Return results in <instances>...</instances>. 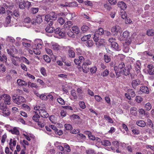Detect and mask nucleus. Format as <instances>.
I'll list each match as a JSON object with an SVG mask.
<instances>
[{
	"mask_svg": "<svg viewBox=\"0 0 154 154\" xmlns=\"http://www.w3.org/2000/svg\"><path fill=\"white\" fill-rule=\"evenodd\" d=\"M13 98L14 102L18 105H20L26 101L25 98L22 96H18L16 97H14Z\"/></svg>",
	"mask_w": 154,
	"mask_h": 154,
	"instance_id": "f257e3e1",
	"label": "nucleus"
},
{
	"mask_svg": "<svg viewBox=\"0 0 154 154\" xmlns=\"http://www.w3.org/2000/svg\"><path fill=\"white\" fill-rule=\"evenodd\" d=\"M7 13V17L5 18V22L7 24H9L11 21V19L13 17V14L12 11L9 10L6 11Z\"/></svg>",
	"mask_w": 154,
	"mask_h": 154,
	"instance_id": "f03ea898",
	"label": "nucleus"
},
{
	"mask_svg": "<svg viewBox=\"0 0 154 154\" xmlns=\"http://www.w3.org/2000/svg\"><path fill=\"white\" fill-rule=\"evenodd\" d=\"M35 47L38 49H42L43 46V44L42 40L37 39H35L34 42Z\"/></svg>",
	"mask_w": 154,
	"mask_h": 154,
	"instance_id": "7ed1b4c3",
	"label": "nucleus"
},
{
	"mask_svg": "<svg viewBox=\"0 0 154 154\" xmlns=\"http://www.w3.org/2000/svg\"><path fill=\"white\" fill-rule=\"evenodd\" d=\"M2 97L4 100V103L5 104L9 105L10 104L11 97L9 95L7 94H3L2 95Z\"/></svg>",
	"mask_w": 154,
	"mask_h": 154,
	"instance_id": "20e7f679",
	"label": "nucleus"
},
{
	"mask_svg": "<svg viewBox=\"0 0 154 154\" xmlns=\"http://www.w3.org/2000/svg\"><path fill=\"white\" fill-rule=\"evenodd\" d=\"M50 46L51 48L54 50L59 51L61 48V47L57 43L54 42H51Z\"/></svg>",
	"mask_w": 154,
	"mask_h": 154,
	"instance_id": "39448f33",
	"label": "nucleus"
},
{
	"mask_svg": "<svg viewBox=\"0 0 154 154\" xmlns=\"http://www.w3.org/2000/svg\"><path fill=\"white\" fill-rule=\"evenodd\" d=\"M154 66L152 64H148L147 66V70L150 75H154Z\"/></svg>",
	"mask_w": 154,
	"mask_h": 154,
	"instance_id": "423d86ee",
	"label": "nucleus"
},
{
	"mask_svg": "<svg viewBox=\"0 0 154 154\" xmlns=\"http://www.w3.org/2000/svg\"><path fill=\"white\" fill-rule=\"evenodd\" d=\"M129 36V32L127 31H125L122 35L119 37V39L121 41L125 40L127 39Z\"/></svg>",
	"mask_w": 154,
	"mask_h": 154,
	"instance_id": "0eeeda50",
	"label": "nucleus"
},
{
	"mask_svg": "<svg viewBox=\"0 0 154 154\" xmlns=\"http://www.w3.org/2000/svg\"><path fill=\"white\" fill-rule=\"evenodd\" d=\"M39 113V115L42 117L47 118L49 116L48 114L44 109H40Z\"/></svg>",
	"mask_w": 154,
	"mask_h": 154,
	"instance_id": "6e6552de",
	"label": "nucleus"
},
{
	"mask_svg": "<svg viewBox=\"0 0 154 154\" xmlns=\"http://www.w3.org/2000/svg\"><path fill=\"white\" fill-rule=\"evenodd\" d=\"M111 31L112 32L116 34L118 32H121V29L120 26L116 25L112 28Z\"/></svg>",
	"mask_w": 154,
	"mask_h": 154,
	"instance_id": "1a4fd4ad",
	"label": "nucleus"
},
{
	"mask_svg": "<svg viewBox=\"0 0 154 154\" xmlns=\"http://www.w3.org/2000/svg\"><path fill=\"white\" fill-rule=\"evenodd\" d=\"M45 20L48 23V24L49 25H52L53 24V20L50 17L48 14L45 16Z\"/></svg>",
	"mask_w": 154,
	"mask_h": 154,
	"instance_id": "9d476101",
	"label": "nucleus"
},
{
	"mask_svg": "<svg viewBox=\"0 0 154 154\" xmlns=\"http://www.w3.org/2000/svg\"><path fill=\"white\" fill-rule=\"evenodd\" d=\"M32 114L33 115L32 119L35 122H37L39 121V119L40 118L39 115L38 114V112L35 111H33Z\"/></svg>",
	"mask_w": 154,
	"mask_h": 154,
	"instance_id": "9b49d317",
	"label": "nucleus"
},
{
	"mask_svg": "<svg viewBox=\"0 0 154 154\" xmlns=\"http://www.w3.org/2000/svg\"><path fill=\"white\" fill-rule=\"evenodd\" d=\"M140 81L139 79L133 80L132 82V87L135 89L136 86L140 84Z\"/></svg>",
	"mask_w": 154,
	"mask_h": 154,
	"instance_id": "f8f14e48",
	"label": "nucleus"
},
{
	"mask_svg": "<svg viewBox=\"0 0 154 154\" xmlns=\"http://www.w3.org/2000/svg\"><path fill=\"white\" fill-rule=\"evenodd\" d=\"M17 83L18 85L20 86H25L27 84V83L24 80L20 79H19L17 80Z\"/></svg>",
	"mask_w": 154,
	"mask_h": 154,
	"instance_id": "ddd939ff",
	"label": "nucleus"
},
{
	"mask_svg": "<svg viewBox=\"0 0 154 154\" xmlns=\"http://www.w3.org/2000/svg\"><path fill=\"white\" fill-rule=\"evenodd\" d=\"M117 5L119 7L122 9H125L127 8L126 4L122 1L118 2Z\"/></svg>",
	"mask_w": 154,
	"mask_h": 154,
	"instance_id": "4468645a",
	"label": "nucleus"
},
{
	"mask_svg": "<svg viewBox=\"0 0 154 154\" xmlns=\"http://www.w3.org/2000/svg\"><path fill=\"white\" fill-rule=\"evenodd\" d=\"M52 25H49L48 24L46 27L45 28V30L47 32L52 33L54 30V29L53 27H51Z\"/></svg>",
	"mask_w": 154,
	"mask_h": 154,
	"instance_id": "2eb2a0df",
	"label": "nucleus"
},
{
	"mask_svg": "<svg viewBox=\"0 0 154 154\" xmlns=\"http://www.w3.org/2000/svg\"><path fill=\"white\" fill-rule=\"evenodd\" d=\"M138 112L141 119H144V117H145L146 114L145 111L143 109H140L138 110Z\"/></svg>",
	"mask_w": 154,
	"mask_h": 154,
	"instance_id": "dca6fc26",
	"label": "nucleus"
},
{
	"mask_svg": "<svg viewBox=\"0 0 154 154\" xmlns=\"http://www.w3.org/2000/svg\"><path fill=\"white\" fill-rule=\"evenodd\" d=\"M17 141L15 140H12V138L10 139L9 144L10 148L11 149L13 148V146H15L16 144Z\"/></svg>",
	"mask_w": 154,
	"mask_h": 154,
	"instance_id": "f3484780",
	"label": "nucleus"
},
{
	"mask_svg": "<svg viewBox=\"0 0 154 154\" xmlns=\"http://www.w3.org/2000/svg\"><path fill=\"white\" fill-rule=\"evenodd\" d=\"M136 124L139 126L144 127L146 125V123L143 120H138L136 122Z\"/></svg>",
	"mask_w": 154,
	"mask_h": 154,
	"instance_id": "a211bd4d",
	"label": "nucleus"
},
{
	"mask_svg": "<svg viewBox=\"0 0 154 154\" xmlns=\"http://www.w3.org/2000/svg\"><path fill=\"white\" fill-rule=\"evenodd\" d=\"M0 60L5 63H6L7 61L6 56L5 54L2 55L1 51H0Z\"/></svg>",
	"mask_w": 154,
	"mask_h": 154,
	"instance_id": "6ab92c4d",
	"label": "nucleus"
},
{
	"mask_svg": "<svg viewBox=\"0 0 154 154\" xmlns=\"http://www.w3.org/2000/svg\"><path fill=\"white\" fill-rule=\"evenodd\" d=\"M111 46L112 48L116 50L119 51L120 50L118 44L116 42H113L111 44Z\"/></svg>",
	"mask_w": 154,
	"mask_h": 154,
	"instance_id": "aec40b11",
	"label": "nucleus"
},
{
	"mask_svg": "<svg viewBox=\"0 0 154 154\" xmlns=\"http://www.w3.org/2000/svg\"><path fill=\"white\" fill-rule=\"evenodd\" d=\"M68 55L70 57L73 58L75 57V53L74 51L71 49L68 50Z\"/></svg>",
	"mask_w": 154,
	"mask_h": 154,
	"instance_id": "412c9836",
	"label": "nucleus"
},
{
	"mask_svg": "<svg viewBox=\"0 0 154 154\" xmlns=\"http://www.w3.org/2000/svg\"><path fill=\"white\" fill-rule=\"evenodd\" d=\"M140 91L145 93L148 94L149 93V90L148 87L146 86H142L140 88Z\"/></svg>",
	"mask_w": 154,
	"mask_h": 154,
	"instance_id": "4be33fe9",
	"label": "nucleus"
},
{
	"mask_svg": "<svg viewBox=\"0 0 154 154\" xmlns=\"http://www.w3.org/2000/svg\"><path fill=\"white\" fill-rule=\"evenodd\" d=\"M89 25L84 24L81 27V29L84 32H85L88 31L90 29Z\"/></svg>",
	"mask_w": 154,
	"mask_h": 154,
	"instance_id": "5701e85b",
	"label": "nucleus"
},
{
	"mask_svg": "<svg viewBox=\"0 0 154 154\" xmlns=\"http://www.w3.org/2000/svg\"><path fill=\"white\" fill-rule=\"evenodd\" d=\"M114 69L118 77L119 76L120 72H121V69L119 68V66H115L114 67Z\"/></svg>",
	"mask_w": 154,
	"mask_h": 154,
	"instance_id": "b1692460",
	"label": "nucleus"
},
{
	"mask_svg": "<svg viewBox=\"0 0 154 154\" xmlns=\"http://www.w3.org/2000/svg\"><path fill=\"white\" fill-rule=\"evenodd\" d=\"M137 109L135 107H132L130 109V112L133 115L136 116L137 115Z\"/></svg>",
	"mask_w": 154,
	"mask_h": 154,
	"instance_id": "393cba45",
	"label": "nucleus"
},
{
	"mask_svg": "<svg viewBox=\"0 0 154 154\" xmlns=\"http://www.w3.org/2000/svg\"><path fill=\"white\" fill-rule=\"evenodd\" d=\"M135 69L137 71V73L140 72V63L139 62H137L134 65Z\"/></svg>",
	"mask_w": 154,
	"mask_h": 154,
	"instance_id": "a878e982",
	"label": "nucleus"
},
{
	"mask_svg": "<svg viewBox=\"0 0 154 154\" xmlns=\"http://www.w3.org/2000/svg\"><path fill=\"white\" fill-rule=\"evenodd\" d=\"M102 144L104 146H110L111 144V142L108 140H103L101 141Z\"/></svg>",
	"mask_w": 154,
	"mask_h": 154,
	"instance_id": "bb28decb",
	"label": "nucleus"
},
{
	"mask_svg": "<svg viewBox=\"0 0 154 154\" xmlns=\"http://www.w3.org/2000/svg\"><path fill=\"white\" fill-rule=\"evenodd\" d=\"M104 117L106 120L108 121V122L109 123H112L113 121L111 118L109 116L107 115H104Z\"/></svg>",
	"mask_w": 154,
	"mask_h": 154,
	"instance_id": "cd10ccee",
	"label": "nucleus"
},
{
	"mask_svg": "<svg viewBox=\"0 0 154 154\" xmlns=\"http://www.w3.org/2000/svg\"><path fill=\"white\" fill-rule=\"evenodd\" d=\"M82 71L85 73H87L89 70V68L87 66L84 65L82 64Z\"/></svg>",
	"mask_w": 154,
	"mask_h": 154,
	"instance_id": "c85d7f7f",
	"label": "nucleus"
},
{
	"mask_svg": "<svg viewBox=\"0 0 154 154\" xmlns=\"http://www.w3.org/2000/svg\"><path fill=\"white\" fill-rule=\"evenodd\" d=\"M51 19H54V20L56 19L57 17V14L54 12H52L48 14Z\"/></svg>",
	"mask_w": 154,
	"mask_h": 154,
	"instance_id": "c756f323",
	"label": "nucleus"
},
{
	"mask_svg": "<svg viewBox=\"0 0 154 154\" xmlns=\"http://www.w3.org/2000/svg\"><path fill=\"white\" fill-rule=\"evenodd\" d=\"M42 49H38V48L35 47L33 49V51L34 53L37 55H39L41 53V50Z\"/></svg>",
	"mask_w": 154,
	"mask_h": 154,
	"instance_id": "7c9ffc66",
	"label": "nucleus"
},
{
	"mask_svg": "<svg viewBox=\"0 0 154 154\" xmlns=\"http://www.w3.org/2000/svg\"><path fill=\"white\" fill-rule=\"evenodd\" d=\"M105 42L104 39H99L98 41L96 43V44L98 46H100L103 44Z\"/></svg>",
	"mask_w": 154,
	"mask_h": 154,
	"instance_id": "2f4dec72",
	"label": "nucleus"
},
{
	"mask_svg": "<svg viewBox=\"0 0 154 154\" xmlns=\"http://www.w3.org/2000/svg\"><path fill=\"white\" fill-rule=\"evenodd\" d=\"M10 114V112L7 109L2 110V115L4 116H8Z\"/></svg>",
	"mask_w": 154,
	"mask_h": 154,
	"instance_id": "473e14b6",
	"label": "nucleus"
},
{
	"mask_svg": "<svg viewBox=\"0 0 154 154\" xmlns=\"http://www.w3.org/2000/svg\"><path fill=\"white\" fill-rule=\"evenodd\" d=\"M91 36V34L84 35L81 38V40L82 41H85L89 39Z\"/></svg>",
	"mask_w": 154,
	"mask_h": 154,
	"instance_id": "72a5a7b5",
	"label": "nucleus"
},
{
	"mask_svg": "<svg viewBox=\"0 0 154 154\" xmlns=\"http://www.w3.org/2000/svg\"><path fill=\"white\" fill-rule=\"evenodd\" d=\"M73 31L76 34L80 32L79 29L77 26H73L72 28Z\"/></svg>",
	"mask_w": 154,
	"mask_h": 154,
	"instance_id": "f704fd0d",
	"label": "nucleus"
},
{
	"mask_svg": "<svg viewBox=\"0 0 154 154\" xmlns=\"http://www.w3.org/2000/svg\"><path fill=\"white\" fill-rule=\"evenodd\" d=\"M11 133L13 134L19 135L20 134L19 131L17 128L15 127L11 130Z\"/></svg>",
	"mask_w": 154,
	"mask_h": 154,
	"instance_id": "c9c22d12",
	"label": "nucleus"
},
{
	"mask_svg": "<svg viewBox=\"0 0 154 154\" xmlns=\"http://www.w3.org/2000/svg\"><path fill=\"white\" fill-rule=\"evenodd\" d=\"M50 121L53 123L56 124L57 123L56 118L54 116L52 115L50 116L49 118Z\"/></svg>",
	"mask_w": 154,
	"mask_h": 154,
	"instance_id": "e433bc0d",
	"label": "nucleus"
},
{
	"mask_svg": "<svg viewBox=\"0 0 154 154\" xmlns=\"http://www.w3.org/2000/svg\"><path fill=\"white\" fill-rule=\"evenodd\" d=\"M6 40L10 43H13L14 42L15 40L12 37L8 36L6 38Z\"/></svg>",
	"mask_w": 154,
	"mask_h": 154,
	"instance_id": "4c0bfd02",
	"label": "nucleus"
},
{
	"mask_svg": "<svg viewBox=\"0 0 154 154\" xmlns=\"http://www.w3.org/2000/svg\"><path fill=\"white\" fill-rule=\"evenodd\" d=\"M7 104H5V103L2 102L0 103V109L1 110H3L7 109Z\"/></svg>",
	"mask_w": 154,
	"mask_h": 154,
	"instance_id": "58836bf2",
	"label": "nucleus"
},
{
	"mask_svg": "<svg viewBox=\"0 0 154 154\" xmlns=\"http://www.w3.org/2000/svg\"><path fill=\"white\" fill-rule=\"evenodd\" d=\"M109 71L107 69H105L101 73V75L103 77L107 76L109 74Z\"/></svg>",
	"mask_w": 154,
	"mask_h": 154,
	"instance_id": "ea45409f",
	"label": "nucleus"
},
{
	"mask_svg": "<svg viewBox=\"0 0 154 154\" xmlns=\"http://www.w3.org/2000/svg\"><path fill=\"white\" fill-rule=\"evenodd\" d=\"M104 61L107 63L109 62L111 60L110 57L107 55L105 54L104 56Z\"/></svg>",
	"mask_w": 154,
	"mask_h": 154,
	"instance_id": "a19ab883",
	"label": "nucleus"
},
{
	"mask_svg": "<svg viewBox=\"0 0 154 154\" xmlns=\"http://www.w3.org/2000/svg\"><path fill=\"white\" fill-rule=\"evenodd\" d=\"M37 122L38 125L41 128L44 127L45 125V123L43 121H38Z\"/></svg>",
	"mask_w": 154,
	"mask_h": 154,
	"instance_id": "79ce46f5",
	"label": "nucleus"
},
{
	"mask_svg": "<svg viewBox=\"0 0 154 154\" xmlns=\"http://www.w3.org/2000/svg\"><path fill=\"white\" fill-rule=\"evenodd\" d=\"M104 30L102 28H100L95 33L99 35H101L104 33Z\"/></svg>",
	"mask_w": 154,
	"mask_h": 154,
	"instance_id": "37998d69",
	"label": "nucleus"
},
{
	"mask_svg": "<svg viewBox=\"0 0 154 154\" xmlns=\"http://www.w3.org/2000/svg\"><path fill=\"white\" fill-rule=\"evenodd\" d=\"M64 147L65 149V151L68 152H70L71 149L69 146L66 143H64Z\"/></svg>",
	"mask_w": 154,
	"mask_h": 154,
	"instance_id": "c03bdc74",
	"label": "nucleus"
},
{
	"mask_svg": "<svg viewBox=\"0 0 154 154\" xmlns=\"http://www.w3.org/2000/svg\"><path fill=\"white\" fill-rule=\"evenodd\" d=\"M145 108L147 110H149L152 108V106L149 103H147L145 106Z\"/></svg>",
	"mask_w": 154,
	"mask_h": 154,
	"instance_id": "a18cd8bd",
	"label": "nucleus"
},
{
	"mask_svg": "<svg viewBox=\"0 0 154 154\" xmlns=\"http://www.w3.org/2000/svg\"><path fill=\"white\" fill-rule=\"evenodd\" d=\"M28 86L32 88H37L38 86L35 83H32L30 82H28Z\"/></svg>",
	"mask_w": 154,
	"mask_h": 154,
	"instance_id": "49530a36",
	"label": "nucleus"
},
{
	"mask_svg": "<svg viewBox=\"0 0 154 154\" xmlns=\"http://www.w3.org/2000/svg\"><path fill=\"white\" fill-rule=\"evenodd\" d=\"M147 34L149 36H152L154 35V30L152 29H149L147 31Z\"/></svg>",
	"mask_w": 154,
	"mask_h": 154,
	"instance_id": "de8ad7c7",
	"label": "nucleus"
},
{
	"mask_svg": "<svg viewBox=\"0 0 154 154\" xmlns=\"http://www.w3.org/2000/svg\"><path fill=\"white\" fill-rule=\"evenodd\" d=\"M7 137V136L6 134H4L2 137L1 140V143L3 145Z\"/></svg>",
	"mask_w": 154,
	"mask_h": 154,
	"instance_id": "09e8293b",
	"label": "nucleus"
},
{
	"mask_svg": "<svg viewBox=\"0 0 154 154\" xmlns=\"http://www.w3.org/2000/svg\"><path fill=\"white\" fill-rule=\"evenodd\" d=\"M91 61L88 59L86 60H85L84 62L83 63V64L84 65H86L88 66L91 64Z\"/></svg>",
	"mask_w": 154,
	"mask_h": 154,
	"instance_id": "8fccbe9b",
	"label": "nucleus"
},
{
	"mask_svg": "<svg viewBox=\"0 0 154 154\" xmlns=\"http://www.w3.org/2000/svg\"><path fill=\"white\" fill-rule=\"evenodd\" d=\"M93 45L92 40H89L86 42V45L88 47H91Z\"/></svg>",
	"mask_w": 154,
	"mask_h": 154,
	"instance_id": "3c124183",
	"label": "nucleus"
},
{
	"mask_svg": "<svg viewBox=\"0 0 154 154\" xmlns=\"http://www.w3.org/2000/svg\"><path fill=\"white\" fill-rule=\"evenodd\" d=\"M43 57L44 60L47 63H49L51 61V60L48 56L45 55Z\"/></svg>",
	"mask_w": 154,
	"mask_h": 154,
	"instance_id": "603ef678",
	"label": "nucleus"
},
{
	"mask_svg": "<svg viewBox=\"0 0 154 154\" xmlns=\"http://www.w3.org/2000/svg\"><path fill=\"white\" fill-rule=\"evenodd\" d=\"M42 21V18L41 16H39L36 17V19L35 20V22L38 23H40Z\"/></svg>",
	"mask_w": 154,
	"mask_h": 154,
	"instance_id": "864d4df0",
	"label": "nucleus"
},
{
	"mask_svg": "<svg viewBox=\"0 0 154 154\" xmlns=\"http://www.w3.org/2000/svg\"><path fill=\"white\" fill-rule=\"evenodd\" d=\"M40 72L44 76L47 75L46 70L44 68L42 67L40 69Z\"/></svg>",
	"mask_w": 154,
	"mask_h": 154,
	"instance_id": "5fc2aeb1",
	"label": "nucleus"
},
{
	"mask_svg": "<svg viewBox=\"0 0 154 154\" xmlns=\"http://www.w3.org/2000/svg\"><path fill=\"white\" fill-rule=\"evenodd\" d=\"M25 2L24 1L20 2L19 4V8L21 9H24L26 6Z\"/></svg>",
	"mask_w": 154,
	"mask_h": 154,
	"instance_id": "6e6d98bb",
	"label": "nucleus"
},
{
	"mask_svg": "<svg viewBox=\"0 0 154 154\" xmlns=\"http://www.w3.org/2000/svg\"><path fill=\"white\" fill-rule=\"evenodd\" d=\"M129 71L128 69H125L123 71H121V72L125 75H127L129 74Z\"/></svg>",
	"mask_w": 154,
	"mask_h": 154,
	"instance_id": "4d7b16f0",
	"label": "nucleus"
},
{
	"mask_svg": "<svg viewBox=\"0 0 154 154\" xmlns=\"http://www.w3.org/2000/svg\"><path fill=\"white\" fill-rule=\"evenodd\" d=\"M57 101L60 104L62 105H64L65 104V102L64 100L62 99V98L60 97L58 98L57 99Z\"/></svg>",
	"mask_w": 154,
	"mask_h": 154,
	"instance_id": "13d9d810",
	"label": "nucleus"
},
{
	"mask_svg": "<svg viewBox=\"0 0 154 154\" xmlns=\"http://www.w3.org/2000/svg\"><path fill=\"white\" fill-rule=\"evenodd\" d=\"M40 98L43 100H47L48 99L47 96L44 94H42L39 95Z\"/></svg>",
	"mask_w": 154,
	"mask_h": 154,
	"instance_id": "bf43d9fd",
	"label": "nucleus"
},
{
	"mask_svg": "<svg viewBox=\"0 0 154 154\" xmlns=\"http://www.w3.org/2000/svg\"><path fill=\"white\" fill-rule=\"evenodd\" d=\"M64 127L67 130H71L72 128V125L69 124H65L64 125Z\"/></svg>",
	"mask_w": 154,
	"mask_h": 154,
	"instance_id": "052dcab7",
	"label": "nucleus"
},
{
	"mask_svg": "<svg viewBox=\"0 0 154 154\" xmlns=\"http://www.w3.org/2000/svg\"><path fill=\"white\" fill-rule=\"evenodd\" d=\"M120 15L123 19H126L127 17V14L126 13L125 11H123L121 12Z\"/></svg>",
	"mask_w": 154,
	"mask_h": 154,
	"instance_id": "680f3d73",
	"label": "nucleus"
},
{
	"mask_svg": "<svg viewBox=\"0 0 154 154\" xmlns=\"http://www.w3.org/2000/svg\"><path fill=\"white\" fill-rule=\"evenodd\" d=\"M104 7L106 11H110L112 8L111 6L108 4H104Z\"/></svg>",
	"mask_w": 154,
	"mask_h": 154,
	"instance_id": "e2e57ef3",
	"label": "nucleus"
},
{
	"mask_svg": "<svg viewBox=\"0 0 154 154\" xmlns=\"http://www.w3.org/2000/svg\"><path fill=\"white\" fill-rule=\"evenodd\" d=\"M57 21L61 24L62 25L65 22V21L64 20L62 17H60L57 20Z\"/></svg>",
	"mask_w": 154,
	"mask_h": 154,
	"instance_id": "0e129e2a",
	"label": "nucleus"
},
{
	"mask_svg": "<svg viewBox=\"0 0 154 154\" xmlns=\"http://www.w3.org/2000/svg\"><path fill=\"white\" fill-rule=\"evenodd\" d=\"M95 99L98 102H100L102 100V98L99 95H95Z\"/></svg>",
	"mask_w": 154,
	"mask_h": 154,
	"instance_id": "69168bd1",
	"label": "nucleus"
},
{
	"mask_svg": "<svg viewBox=\"0 0 154 154\" xmlns=\"http://www.w3.org/2000/svg\"><path fill=\"white\" fill-rule=\"evenodd\" d=\"M21 60H22L23 62L26 63V64L28 65L29 64V61L26 57H21Z\"/></svg>",
	"mask_w": 154,
	"mask_h": 154,
	"instance_id": "338daca9",
	"label": "nucleus"
},
{
	"mask_svg": "<svg viewBox=\"0 0 154 154\" xmlns=\"http://www.w3.org/2000/svg\"><path fill=\"white\" fill-rule=\"evenodd\" d=\"M147 124L151 127H153V124L152 121L149 119H148L147 120Z\"/></svg>",
	"mask_w": 154,
	"mask_h": 154,
	"instance_id": "774afa93",
	"label": "nucleus"
}]
</instances>
